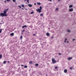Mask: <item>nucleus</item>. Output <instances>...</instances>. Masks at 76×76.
I'll use <instances>...</instances> for the list:
<instances>
[{"label": "nucleus", "instance_id": "39448f33", "mask_svg": "<svg viewBox=\"0 0 76 76\" xmlns=\"http://www.w3.org/2000/svg\"><path fill=\"white\" fill-rule=\"evenodd\" d=\"M72 58H73L72 57H69L67 58V60H71Z\"/></svg>", "mask_w": 76, "mask_h": 76}, {"label": "nucleus", "instance_id": "4c0bfd02", "mask_svg": "<svg viewBox=\"0 0 76 76\" xmlns=\"http://www.w3.org/2000/svg\"><path fill=\"white\" fill-rule=\"evenodd\" d=\"M33 36H35V34H33Z\"/></svg>", "mask_w": 76, "mask_h": 76}, {"label": "nucleus", "instance_id": "c9c22d12", "mask_svg": "<svg viewBox=\"0 0 76 76\" xmlns=\"http://www.w3.org/2000/svg\"><path fill=\"white\" fill-rule=\"evenodd\" d=\"M75 39H73V41H75Z\"/></svg>", "mask_w": 76, "mask_h": 76}, {"label": "nucleus", "instance_id": "37998d69", "mask_svg": "<svg viewBox=\"0 0 76 76\" xmlns=\"http://www.w3.org/2000/svg\"><path fill=\"white\" fill-rule=\"evenodd\" d=\"M53 37H51V38H53Z\"/></svg>", "mask_w": 76, "mask_h": 76}, {"label": "nucleus", "instance_id": "e433bc0d", "mask_svg": "<svg viewBox=\"0 0 76 76\" xmlns=\"http://www.w3.org/2000/svg\"><path fill=\"white\" fill-rule=\"evenodd\" d=\"M46 35H47V36H48V33H47Z\"/></svg>", "mask_w": 76, "mask_h": 76}, {"label": "nucleus", "instance_id": "20e7f679", "mask_svg": "<svg viewBox=\"0 0 76 76\" xmlns=\"http://www.w3.org/2000/svg\"><path fill=\"white\" fill-rule=\"evenodd\" d=\"M69 12H72L73 11V8H70L69 10Z\"/></svg>", "mask_w": 76, "mask_h": 76}, {"label": "nucleus", "instance_id": "a211bd4d", "mask_svg": "<svg viewBox=\"0 0 76 76\" xmlns=\"http://www.w3.org/2000/svg\"><path fill=\"white\" fill-rule=\"evenodd\" d=\"M4 64H6V61H4L3 62Z\"/></svg>", "mask_w": 76, "mask_h": 76}, {"label": "nucleus", "instance_id": "f704fd0d", "mask_svg": "<svg viewBox=\"0 0 76 76\" xmlns=\"http://www.w3.org/2000/svg\"><path fill=\"white\" fill-rule=\"evenodd\" d=\"M7 1H10V0H6Z\"/></svg>", "mask_w": 76, "mask_h": 76}, {"label": "nucleus", "instance_id": "7ed1b4c3", "mask_svg": "<svg viewBox=\"0 0 76 76\" xmlns=\"http://www.w3.org/2000/svg\"><path fill=\"white\" fill-rule=\"evenodd\" d=\"M39 13H41V10H40L38 8L36 10Z\"/></svg>", "mask_w": 76, "mask_h": 76}, {"label": "nucleus", "instance_id": "a18cd8bd", "mask_svg": "<svg viewBox=\"0 0 76 76\" xmlns=\"http://www.w3.org/2000/svg\"><path fill=\"white\" fill-rule=\"evenodd\" d=\"M58 1H60V0H58Z\"/></svg>", "mask_w": 76, "mask_h": 76}, {"label": "nucleus", "instance_id": "603ef678", "mask_svg": "<svg viewBox=\"0 0 76 76\" xmlns=\"http://www.w3.org/2000/svg\"><path fill=\"white\" fill-rule=\"evenodd\" d=\"M46 8H47V7H46Z\"/></svg>", "mask_w": 76, "mask_h": 76}, {"label": "nucleus", "instance_id": "dca6fc26", "mask_svg": "<svg viewBox=\"0 0 76 76\" xmlns=\"http://www.w3.org/2000/svg\"><path fill=\"white\" fill-rule=\"evenodd\" d=\"M29 63L30 64H32V61H30L29 62Z\"/></svg>", "mask_w": 76, "mask_h": 76}, {"label": "nucleus", "instance_id": "b1692460", "mask_svg": "<svg viewBox=\"0 0 76 76\" xmlns=\"http://www.w3.org/2000/svg\"><path fill=\"white\" fill-rule=\"evenodd\" d=\"M27 3H28V4L29 3V0H27Z\"/></svg>", "mask_w": 76, "mask_h": 76}, {"label": "nucleus", "instance_id": "9d476101", "mask_svg": "<svg viewBox=\"0 0 76 76\" xmlns=\"http://www.w3.org/2000/svg\"><path fill=\"white\" fill-rule=\"evenodd\" d=\"M69 8H72V7H73V5H70L69 6Z\"/></svg>", "mask_w": 76, "mask_h": 76}, {"label": "nucleus", "instance_id": "49530a36", "mask_svg": "<svg viewBox=\"0 0 76 76\" xmlns=\"http://www.w3.org/2000/svg\"><path fill=\"white\" fill-rule=\"evenodd\" d=\"M0 24H2V23H0Z\"/></svg>", "mask_w": 76, "mask_h": 76}, {"label": "nucleus", "instance_id": "09e8293b", "mask_svg": "<svg viewBox=\"0 0 76 76\" xmlns=\"http://www.w3.org/2000/svg\"><path fill=\"white\" fill-rule=\"evenodd\" d=\"M26 1V0H25V1Z\"/></svg>", "mask_w": 76, "mask_h": 76}, {"label": "nucleus", "instance_id": "1a4fd4ad", "mask_svg": "<svg viewBox=\"0 0 76 76\" xmlns=\"http://www.w3.org/2000/svg\"><path fill=\"white\" fill-rule=\"evenodd\" d=\"M10 35H11V36H13V35H14V33H11L10 34Z\"/></svg>", "mask_w": 76, "mask_h": 76}, {"label": "nucleus", "instance_id": "7c9ffc66", "mask_svg": "<svg viewBox=\"0 0 76 76\" xmlns=\"http://www.w3.org/2000/svg\"><path fill=\"white\" fill-rule=\"evenodd\" d=\"M50 34L49 33H48V36H50Z\"/></svg>", "mask_w": 76, "mask_h": 76}, {"label": "nucleus", "instance_id": "9b49d317", "mask_svg": "<svg viewBox=\"0 0 76 76\" xmlns=\"http://www.w3.org/2000/svg\"><path fill=\"white\" fill-rule=\"evenodd\" d=\"M37 4L38 5H40V4H41V3H40V2H37Z\"/></svg>", "mask_w": 76, "mask_h": 76}, {"label": "nucleus", "instance_id": "5701e85b", "mask_svg": "<svg viewBox=\"0 0 76 76\" xmlns=\"http://www.w3.org/2000/svg\"><path fill=\"white\" fill-rule=\"evenodd\" d=\"M27 67L28 66L26 65L25 66H24V68H27Z\"/></svg>", "mask_w": 76, "mask_h": 76}, {"label": "nucleus", "instance_id": "0eeeda50", "mask_svg": "<svg viewBox=\"0 0 76 76\" xmlns=\"http://www.w3.org/2000/svg\"><path fill=\"white\" fill-rule=\"evenodd\" d=\"M64 73H66L67 72V70L66 69H65L64 71Z\"/></svg>", "mask_w": 76, "mask_h": 76}, {"label": "nucleus", "instance_id": "f03ea898", "mask_svg": "<svg viewBox=\"0 0 76 76\" xmlns=\"http://www.w3.org/2000/svg\"><path fill=\"white\" fill-rule=\"evenodd\" d=\"M52 63L53 64H55V63H56V62H57V61L55 60V59L54 58H52Z\"/></svg>", "mask_w": 76, "mask_h": 76}, {"label": "nucleus", "instance_id": "ddd939ff", "mask_svg": "<svg viewBox=\"0 0 76 76\" xmlns=\"http://www.w3.org/2000/svg\"><path fill=\"white\" fill-rule=\"evenodd\" d=\"M55 10L56 11H58V8H56Z\"/></svg>", "mask_w": 76, "mask_h": 76}, {"label": "nucleus", "instance_id": "6e6552de", "mask_svg": "<svg viewBox=\"0 0 76 76\" xmlns=\"http://www.w3.org/2000/svg\"><path fill=\"white\" fill-rule=\"evenodd\" d=\"M28 6L30 7H31L32 6V5L31 4H28Z\"/></svg>", "mask_w": 76, "mask_h": 76}, {"label": "nucleus", "instance_id": "8fccbe9b", "mask_svg": "<svg viewBox=\"0 0 76 76\" xmlns=\"http://www.w3.org/2000/svg\"><path fill=\"white\" fill-rule=\"evenodd\" d=\"M22 9L23 10V8H22Z\"/></svg>", "mask_w": 76, "mask_h": 76}, {"label": "nucleus", "instance_id": "c756f323", "mask_svg": "<svg viewBox=\"0 0 76 76\" xmlns=\"http://www.w3.org/2000/svg\"><path fill=\"white\" fill-rule=\"evenodd\" d=\"M20 38H21V39H22V36H20Z\"/></svg>", "mask_w": 76, "mask_h": 76}, {"label": "nucleus", "instance_id": "412c9836", "mask_svg": "<svg viewBox=\"0 0 76 76\" xmlns=\"http://www.w3.org/2000/svg\"><path fill=\"white\" fill-rule=\"evenodd\" d=\"M39 9H40V10H41V9H42V7H40Z\"/></svg>", "mask_w": 76, "mask_h": 76}, {"label": "nucleus", "instance_id": "2f4dec72", "mask_svg": "<svg viewBox=\"0 0 76 76\" xmlns=\"http://www.w3.org/2000/svg\"><path fill=\"white\" fill-rule=\"evenodd\" d=\"M59 55V56H61V53H59L58 54Z\"/></svg>", "mask_w": 76, "mask_h": 76}, {"label": "nucleus", "instance_id": "6ab92c4d", "mask_svg": "<svg viewBox=\"0 0 76 76\" xmlns=\"http://www.w3.org/2000/svg\"><path fill=\"white\" fill-rule=\"evenodd\" d=\"M58 68V67L57 66H56L55 67V69H57Z\"/></svg>", "mask_w": 76, "mask_h": 76}, {"label": "nucleus", "instance_id": "de8ad7c7", "mask_svg": "<svg viewBox=\"0 0 76 76\" xmlns=\"http://www.w3.org/2000/svg\"><path fill=\"white\" fill-rule=\"evenodd\" d=\"M25 10H28V9H26Z\"/></svg>", "mask_w": 76, "mask_h": 76}, {"label": "nucleus", "instance_id": "f257e3e1", "mask_svg": "<svg viewBox=\"0 0 76 76\" xmlns=\"http://www.w3.org/2000/svg\"><path fill=\"white\" fill-rule=\"evenodd\" d=\"M5 10L4 11L3 13H1L0 14L1 16H7V14H6L7 13V11L9 10V8H8L7 9H5Z\"/></svg>", "mask_w": 76, "mask_h": 76}, {"label": "nucleus", "instance_id": "a878e982", "mask_svg": "<svg viewBox=\"0 0 76 76\" xmlns=\"http://www.w3.org/2000/svg\"><path fill=\"white\" fill-rule=\"evenodd\" d=\"M40 15L41 16H43V14H41Z\"/></svg>", "mask_w": 76, "mask_h": 76}, {"label": "nucleus", "instance_id": "f3484780", "mask_svg": "<svg viewBox=\"0 0 76 76\" xmlns=\"http://www.w3.org/2000/svg\"><path fill=\"white\" fill-rule=\"evenodd\" d=\"M21 6L23 8L25 7V5H24V4H22Z\"/></svg>", "mask_w": 76, "mask_h": 76}, {"label": "nucleus", "instance_id": "a19ab883", "mask_svg": "<svg viewBox=\"0 0 76 76\" xmlns=\"http://www.w3.org/2000/svg\"><path fill=\"white\" fill-rule=\"evenodd\" d=\"M8 63H10V62L9 61H8Z\"/></svg>", "mask_w": 76, "mask_h": 76}, {"label": "nucleus", "instance_id": "f8f14e48", "mask_svg": "<svg viewBox=\"0 0 76 76\" xmlns=\"http://www.w3.org/2000/svg\"><path fill=\"white\" fill-rule=\"evenodd\" d=\"M67 32H71V31H70V30L67 29Z\"/></svg>", "mask_w": 76, "mask_h": 76}, {"label": "nucleus", "instance_id": "423d86ee", "mask_svg": "<svg viewBox=\"0 0 76 76\" xmlns=\"http://www.w3.org/2000/svg\"><path fill=\"white\" fill-rule=\"evenodd\" d=\"M67 38H65V40L64 41L65 43H66V42H67Z\"/></svg>", "mask_w": 76, "mask_h": 76}, {"label": "nucleus", "instance_id": "864d4df0", "mask_svg": "<svg viewBox=\"0 0 76 76\" xmlns=\"http://www.w3.org/2000/svg\"><path fill=\"white\" fill-rule=\"evenodd\" d=\"M50 29V28H48V29Z\"/></svg>", "mask_w": 76, "mask_h": 76}, {"label": "nucleus", "instance_id": "393cba45", "mask_svg": "<svg viewBox=\"0 0 76 76\" xmlns=\"http://www.w3.org/2000/svg\"><path fill=\"white\" fill-rule=\"evenodd\" d=\"M13 2H16V0H12Z\"/></svg>", "mask_w": 76, "mask_h": 76}, {"label": "nucleus", "instance_id": "3c124183", "mask_svg": "<svg viewBox=\"0 0 76 76\" xmlns=\"http://www.w3.org/2000/svg\"><path fill=\"white\" fill-rule=\"evenodd\" d=\"M46 76H47V75H46Z\"/></svg>", "mask_w": 76, "mask_h": 76}, {"label": "nucleus", "instance_id": "aec40b11", "mask_svg": "<svg viewBox=\"0 0 76 76\" xmlns=\"http://www.w3.org/2000/svg\"><path fill=\"white\" fill-rule=\"evenodd\" d=\"M38 64H36L35 65V66H38Z\"/></svg>", "mask_w": 76, "mask_h": 76}, {"label": "nucleus", "instance_id": "c03bdc74", "mask_svg": "<svg viewBox=\"0 0 76 76\" xmlns=\"http://www.w3.org/2000/svg\"><path fill=\"white\" fill-rule=\"evenodd\" d=\"M4 2H5V3H6V1H4Z\"/></svg>", "mask_w": 76, "mask_h": 76}, {"label": "nucleus", "instance_id": "bb28decb", "mask_svg": "<svg viewBox=\"0 0 76 76\" xmlns=\"http://www.w3.org/2000/svg\"><path fill=\"white\" fill-rule=\"evenodd\" d=\"M70 70H72V69H73V67H71L70 68Z\"/></svg>", "mask_w": 76, "mask_h": 76}, {"label": "nucleus", "instance_id": "ea45409f", "mask_svg": "<svg viewBox=\"0 0 76 76\" xmlns=\"http://www.w3.org/2000/svg\"><path fill=\"white\" fill-rule=\"evenodd\" d=\"M34 5H37V4H36L35 3H34Z\"/></svg>", "mask_w": 76, "mask_h": 76}, {"label": "nucleus", "instance_id": "c85d7f7f", "mask_svg": "<svg viewBox=\"0 0 76 76\" xmlns=\"http://www.w3.org/2000/svg\"><path fill=\"white\" fill-rule=\"evenodd\" d=\"M25 31V30H23L22 31V32H24V31Z\"/></svg>", "mask_w": 76, "mask_h": 76}, {"label": "nucleus", "instance_id": "79ce46f5", "mask_svg": "<svg viewBox=\"0 0 76 76\" xmlns=\"http://www.w3.org/2000/svg\"><path fill=\"white\" fill-rule=\"evenodd\" d=\"M67 43H69V41H67Z\"/></svg>", "mask_w": 76, "mask_h": 76}, {"label": "nucleus", "instance_id": "72a5a7b5", "mask_svg": "<svg viewBox=\"0 0 76 76\" xmlns=\"http://www.w3.org/2000/svg\"><path fill=\"white\" fill-rule=\"evenodd\" d=\"M48 1H50L51 2L52 1V0H48Z\"/></svg>", "mask_w": 76, "mask_h": 76}, {"label": "nucleus", "instance_id": "473e14b6", "mask_svg": "<svg viewBox=\"0 0 76 76\" xmlns=\"http://www.w3.org/2000/svg\"><path fill=\"white\" fill-rule=\"evenodd\" d=\"M19 7L20 8H22V7L20 6H19Z\"/></svg>", "mask_w": 76, "mask_h": 76}, {"label": "nucleus", "instance_id": "2eb2a0df", "mask_svg": "<svg viewBox=\"0 0 76 76\" xmlns=\"http://www.w3.org/2000/svg\"><path fill=\"white\" fill-rule=\"evenodd\" d=\"M1 58H2V55L0 54V59H1Z\"/></svg>", "mask_w": 76, "mask_h": 76}, {"label": "nucleus", "instance_id": "4468645a", "mask_svg": "<svg viewBox=\"0 0 76 76\" xmlns=\"http://www.w3.org/2000/svg\"><path fill=\"white\" fill-rule=\"evenodd\" d=\"M25 27H26V25L24 26H22V28H24Z\"/></svg>", "mask_w": 76, "mask_h": 76}, {"label": "nucleus", "instance_id": "cd10ccee", "mask_svg": "<svg viewBox=\"0 0 76 76\" xmlns=\"http://www.w3.org/2000/svg\"><path fill=\"white\" fill-rule=\"evenodd\" d=\"M31 14H33L34 13V12H31Z\"/></svg>", "mask_w": 76, "mask_h": 76}, {"label": "nucleus", "instance_id": "58836bf2", "mask_svg": "<svg viewBox=\"0 0 76 76\" xmlns=\"http://www.w3.org/2000/svg\"><path fill=\"white\" fill-rule=\"evenodd\" d=\"M21 66H22V67H23V65H21Z\"/></svg>", "mask_w": 76, "mask_h": 76}, {"label": "nucleus", "instance_id": "4be33fe9", "mask_svg": "<svg viewBox=\"0 0 76 76\" xmlns=\"http://www.w3.org/2000/svg\"><path fill=\"white\" fill-rule=\"evenodd\" d=\"M1 31H2V29H0V33H1Z\"/></svg>", "mask_w": 76, "mask_h": 76}]
</instances>
